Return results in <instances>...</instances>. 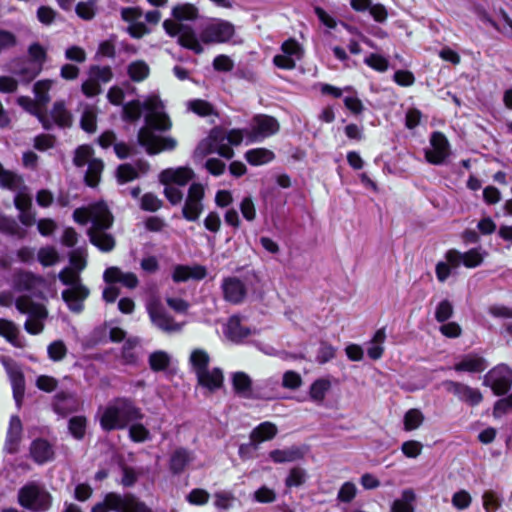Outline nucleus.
I'll use <instances>...</instances> for the list:
<instances>
[{"label": "nucleus", "mask_w": 512, "mask_h": 512, "mask_svg": "<svg viewBox=\"0 0 512 512\" xmlns=\"http://www.w3.org/2000/svg\"><path fill=\"white\" fill-rule=\"evenodd\" d=\"M73 219L81 225L91 223L87 234L90 242L99 250L110 252L114 249L116 240L108 232L113 225L114 218L105 203L98 202L88 207L77 208L73 212Z\"/></svg>", "instance_id": "f257e3e1"}, {"label": "nucleus", "mask_w": 512, "mask_h": 512, "mask_svg": "<svg viewBox=\"0 0 512 512\" xmlns=\"http://www.w3.org/2000/svg\"><path fill=\"white\" fill-rule=\"evenodd\" d=\"M148 113L145 116V126L138 132V142L145 147L149 154H157L161 151H171L177 146V141L172 137H160L154 133L167 131L171 128V121L163 112V105L159 99L150 100L147 105Z\"/></svg>", "instance_id": "f03ea898"}, {"label": "nucleus", "mask_w": 512, "mask_h": 512, "mask_svg": "<svg viewBox=\"0 0 512 512\" xmlns=\"http://www.w3.org/2000/svg\"><path fill=\"white\" fill-rule=\"evenodd\" d=\"M97 417L106 432L126 429L130 423L141 421L142 410L128 397H116L98 409Z\"/></svg>", "instance_id": "7ed1b4c3"}, {"label": "nucleus", "mask_w": 512, "mask_h": 512, "mask_svg": "<svg viewBox=\"0 0 512 512\" xmlns=\"http://www.w3.org/2000/svg\"><path fill=\"white\" fill-rule=\"evenodd\" d=\"M172 16L174 20L167 19L163 22V28L166 33L172 37L178 36V43L200 54L203 52V47L199 43L198 37L194 30L182 23V21L194 20L198 17L197 8L189 3L179 4L172 9Z\"/></svg>", "instance_id": "20e7f679"}, {"label": "nucleus", "mask_w": 512, "mask_h": 512, "mask_svg": "<svg viewBox=\"0 0 512 512\" xmlns=\"http://www.w3.org/2000/svg\"><path fill=\"white\" fill-rule=\"evenodd\" d=\"M61 282L70 288L62 292V298L67 303L69 309L79 313L83 310V301L88 297L89 290L81 284L78 272L70 268H65L59 275Z\"/></svg>", "instance_id": "39448f33"}, {"label": "nucleus", "mask_w": 512, "mask_h": 512, "mask_svg": "<svg viewBox=\"0 0 512 512\" xmlns=\"http://www.w3.org/2000/svg\"><path fill=\"white\" fill-rule=\"evenodd\" d=\"M213 153L226 159H231L234 156V151L227 142V131L222 128L216 127L210 131L209 135L197 145L194 158L203 159Z\"/></svg>", "instance_id": "423d86ee"}, {"label": "nucleus", "mask_w": 512, "mask_h": 512, "mask_svg": "<svg viewBox=\"0 0 512 512\" xmlns=\"http://www.w3.org/2000/svg\"><path fill=\"white\" fill-rule=\"evenodd\" d=\"M152 512V510L132 494L108 493L104 501L96 504L92 512Z\"/></svg>", "instance_id": "0eeeda50"}, {"label": "nucleus", "mask_w": 512, "mask_h": 512, "mask_svg": "<svg viewBox=\"0 0 512 512\" xmlns=\"http://www.w3.org/2000/svg\"><path fill=\"white\" fill-rule=\"evenodd\" d=\"M16 309L28 316L24 328L33 335L41 333L44 329V321L48 312L44 305L34 302L29 296H20L15 301Z\"/></svg>", "instance_id": "6e6552de"}, {"label": "nucleus", "mask_w": 512, "mask_h": 512, "mask_svg": "<svg viewBox=\"0 0 512 512\" xmlns=\"http://www.w3.org/2000/svg\"><path fill=\"white\" fill-rule=\"evenodd\" d=\"M0 186L16 192L14 205L19 211L31 210L32 198L26 192L24 181L17 173L6 170L0 164Z\"/></svg>", "instance_id": "1a4fd4ad"}, {"label": "nucleus", "mask_w": 512, "mask_h": 512, "mask_svg": "<svg viewBox=\"0 0 512 512\" xmlns=\"http://www.w3.org/2000/svg\"><path fill=\"white\" fill-rule=\"evenodd\" d=\"M22 507L32 511H45L51 505V495L38 483L30 482L23 486L18 493Z\"/></svg>", "instance_id": "9d476101"}, {"label": "nucleus", "mask_w": 512, "mask_h": 512, "mask_svg": "<svg viewBox=\"0 0 512 512\" xmlns=\"http://www.w3.org/2000/svg\"><path fill=\"white\" fill-rule=\"evenodd\" d=\"M234 34V26L224 20H213L205 24L199 33V43L215 44L229 41Z\"/></svg>", "instance_id": "9b49d317"}, {"label": "nucleus", "mask_w": 512, "mask_h": 512, "mask_svg": "<svg viewBox=\"0 0 512 512\" xmlns=\"http://www.w3.org/2000/svg\"><path fill=\"white\" fill-rule=\"evenodd\" d=\"M278 121L268 115H256L246 130V137L250 142H258L276 134L279 130Z\"/></svg>", "instance_id": "f8f14e48"}, {"label": "nucleus", "mask_w": 512, "mask_h": 512, "mask_svg": "<svg viewBox=\"0 0 512 512\" xmlns=\"http://www.w3.org/2000/svg\"><path fill=\"white\" fill-rule=\"evenodd\" d=\"M0 362L10 380L16 405L20 407L25 394V377L21 366L15 360L7 356H1Z\"/></svg>", "instance_id": "ddd939ff"}, {"label": "nucleus", "mask_w": 512, "mask_h": 512, "mask_svg": "<svg viewBox=\"0 0 512 512\" xmlns=\"http://www.w3.org/2000/svg\"><path fill=\"white\" fill-rule=\"evenodd\" d=\"M487 252L481 247H475L467 252H460L456 249H450L445 254V259L452 265L453 268H458L461 264L466 268H476L480 266Z\"/></svg>", "instance_id": "4468645a"}, {"label": "nucleus", "mask_w": 512, "mask_h": 512, "mask_svg": "<svg viewBox=\"0 0 512 512\" xmlns=\"http://www.w3.org/2000/svg\"><path fill=\"white\" fill-rule=\"evenodd\" d=\"M484 383L489 386L496 395H503L511 388L512 369L505 364L497 365L485 375Z\"/></svg>", "instance_id": "2eb2a0df"}, {"label": "nucleus", "mask_w": 512, "mask_h": 512, "mask_svg": "<svg viewBox=\"0 0 512 512\" xmlns=\"http://www.w3.org/2000/svg\"><path fill=\"white\" fill-rule=\"evenodd\" d=\"M147 311L152 324L162 332L171 334L182 330L183 323L176 322L160 304H150Z\"/></svg>", "instance_id": "dca6fc26"}, {"label": "nucleus", "mask_w": 512, "mask_h": 512, "mask_svg": "<svg viewBox=\"0 0 512 512\" xmlns=\"http://www.w3.org/2000/svg\"><path fill=\"white\" fill-rule=\"evenodd\" d=\"M204 187L199 183H193L188 190L182 215L188 221H196L203 212Z\"/></svg>", "instance_id": "f3484780"}, {"label": "nucleus", "mask_w": 512, "mask_h": 512, "mask_svg": "<svg viewBox=\"0 0 512 512\" xmlns=\"http://www.w3.org/2000/svg\"><path fill=\"white\" fill-rule=\"evenodd\" d=\"M430 148L425 151L426 160L434 165H441L450 154V145L444 134L433 132L430 137Z\"/></svg>", "instance_id": "a211bd4d"}, {"label": "nucleus", "mask_w": 512, "mask_h": 512, "mask_svg": "<svg viewBox=\"0 0 512 512\" xmlns=\"http://www.w3.org/2000/svg\"><path fill=\"white\" fill-rule=\"evenodd\" d=\"M224 299L231 304H240L247 295L245 284L237 277H226L221 284Z\"/></svg>", "instance_id": "6ab92c4d"}, {"label": "nucleus", "mask_w": 512, "mask_h": 512, "mask_svg": "<svg viewBox=\"0 0 512 512\" xmlns=\"http://www.w3.org/2000/svg\"><path fill=\"white\" fill-rule=\"evenodd\" d=\"M224 334L230 341L240 343L244 339L255 335L256 329H252L244 325L241 317L234 315L227 321L224 328Z\"/></svg>", "instance_id": "aec40b11"}, {"label": "nucleus", "mask_w": 512, "mask_h": 512, "mask_svg": "<svg viewBox=\"0 0 512 512\" xmlns=\"http://www.w3.org/2000/svg\"><path fill=\"white\" fill-rule=\"evenodd\" d=\"M193 177L194 173L190 168L178 167L163 170L159 175V180L164 185L185 186Z\"/></svg>", "instance_id": "412c9836"}, {"label": "nucleus", "mask_w": 512, "mask_h": 512, "mask_svg": "<svg viewBox=\"0 0 512 512\" xmlns=\"http://www.w3.org/2000/svg\"><path fill=\"white\" fill-rule=\"evenodd\" d=\"M446 388L449 392L457 396L461 401H464L471 406L478 405L482 401V395L480 391L465 384L449 381L446 383Z\"/></svg>", "instance_id": "4be33fe9"}, {"label": "nucleus", "mask_w": 512, "mask_h": 512, "mask_svg": "<svg viewBox=\"0 0 512 512\" xmlns=\"http://www.w3.org/2000/svg\"><path fill=\"white\" fill-rule=\"evenodd\" d=\"M48 118L52 122V127L57 125L60 128H68L72 126L73 115L67 108L64 100H57L53 103Z\"/></svg>", "instance_id": "5701e85b"}, {"label": "nucleus", "mask_w": 512, "mask_h": 512, "mask_svg": "<svg viewBox=\"0 0 512 512\" xmlns=\"http://www.w3.org/2000/svg\"><path fill=\"white\" fill-rule=\"evenodd\" d=\"M29 451L32 459L40 465L53 460L55 454L52 444L42 438L32 441Z\"/></svg>", "instance_id": "b1692460"}, {"label": "nucleus", "mask_w": 512, "mask_h": 512, "mask_svg": "<svg viewBox=\"0 0 512 512\" xmlns=\"http://www.w3.org/2000/svg\"><path fill=\"white\" fill-rule=\"evenodd\" d=\"M17 104L31 115L35 116L42 124L45 130L52 129V122L47 113L41 111L40 104L29 96H20L17 98Z\"/></svg>", "instance_id": "393cba45"}, {"label": "nucleus", "mask_w": 512, "mask_h": 512, "mask_svg": "<svg viewBox=\"0 0 512 512\" xmlns=\"http://www.w3.org/2000/svg\"><path fill=\"white\" fill-rule=\"evenodd\" d=\"M103 279L107 283H121L125 287L133 289L137 287L139 281L132 272H122L118 267H109L103 274Z\"/></svg>", "instance_id": "a878e982"}, {"label": "nucleus", "mask_w": 512, "mask_h": 512, "mask_svg": "<svg viewBox=\"0 0 512 512\" xmlns=\"http://www.w3.org/2000/svg\"><path fill=\"white\" fill-rule=\"evenodd\" d=\"M54 410L61 415H66L78 410L79 403L74 393L60 391L54 396Z\"/></svg>", "instance_id": "bb28decb"}, {"label": "nucleus", "mask_w": 512, "mask_h": 512, "mask_svg": "<svg viewBox=\"0 0 512 512\" xmlns=\"http://www.w3.org/2000/svg\"><path fill=\"white\" fill-rule=\"evenodd\" d=\"M487 368L485 359L477 354L464 355L455 365L454 369L459 372L478 373Z\"/></svg>", "instance_id": "cd10ccee"}, {"label": "nucleus", "mask_w": 512, "mask_h": 512, "mask_svg": "<svg viewBox=\"0 0 512 512\" xmlns=\"http://www.w3.org/2000/svg\"><path fill=\"white\" fill-rule=\"evenodd\" d=\"M22 435V423L18 416H12L7 431L5 450L9 454H14L18 450V446Z\"/></svg>", "instance_id": "c85d7f7f"}, {"label": "nucleus", "mask_w": 512, "mask_h": 512, "mask_svg": "<svg viewBox=\"0 0 512 512\" xmlns=\"http://www.w3.org/2000/svg\"><path fill=\"white\" fill-rule=\"evenodd\" d=\"M206 276L204 266H185L178 265L174 268L172 278L175 282H185L189 279L201 280Z\"/></svg>", "instance_id": "c756f323"}, {"label": "nucleus", "mask_w": 512, "mask_h": 512, "mask_svg": "<svg viewBox=\"0 0 512 512\" xmlns=\"http://www.w3.org/2000/svg\"><path fill=\"white\" fill-rule=\"evenodd\" d=\"M196 376L199 385L207 388L209 391H215L219 389L223 384V373L219 368H208Z\"/></svg>", "instance_id": "7c9ffc66"}, {"label": "nucleus", "mask_w": 512, "mask_h": 512, "mask_svg": "<svg viewBox=\"0 0 512 512\" xmlns=\"http://www.w3.org/2000/svg\"><path fill=\"white\" fill-rule=\"evenodd\" d=\"M192 461L193 455L190 451L184 448H178L171 454L169 460L170 471L175 475H179Z\"/></svg>", "instance_id": "2f4dec72"}, {"label": "nucleus", "mask_w": 512, "mask_h": 512, "mask_svg": "<svg viewBox=\"0 0 512 512\" xmlns=\"http://www.w3.org/2000/svg\"><path fill=\"white\" fill-rule=\"evenodd\" d=\"M304 452L297 446L275 449L270 451L269 458L278 464L290 463L303 458Z\"/></svg>", "instance_id": "473e14b6"}, {"label": "nucleus", "mask_w": 512, "mask_h": 512, "mask_svg": "<svg viewBox=\"0 0 512 512\" xmlns=\"http://www.w3.org/2000/svg\"><path fill=\"white\" fill-rule=\"evenodd\" d=\"M331 387L332 383L328 377L316 379L309 389L310 399L317 404H322Z\"/></svg>", "instance_id": "72a5a7b5"}, {"label": "nucleus", "mask_w": 512, "mask_h": 512, "mask_svg": "<svg viewBox=\"0 0 512 512\" xmlns=\"http://www.w3.org/2000/svg\"><path fill=\"white\" fill-rule=\"evenodd\" d=\"M43 278L31 272H19L15 276V287L18 291H33L43 283Z\"/></svg>", "instance_id": "f704fd0d"}, {"label": "nucleus", "mask_w": 512, "mask_h": 512, "mask_svg": "<svg viewBox=\"0 0 512 512\" xmlns=\"http://www.w3.org/2000/svg\"><path fill=\"white\" fill-rule=\"evenodd\" d=\"M0 232L17 239H24L27 236V230L22 228L14 218L3 215H0Z\"/></svg>", "instance_id": "c9c22d12"}, {"label": "nucleus", "mask_w": 512, "mask_h": 512, "mask_svg": "<svg viewBox=\"0 0 512 512\" xmlns=\"http://www.w3.org/2000/svg\"><path fill=\"white\" fill-rule=\"evenodd\" d=\"M232 384L235 392L244 398L252 394V380L244 372H236L232 375Z\"/></svg>", "instance_id": "e433bc0d"}, {"label": "nucleus", "mask_w": 512, "mask_h": 512, "mask_svg": "<svg viewBox=\"0 0 512 512\" xmlns=\"http://www.w3.org/2000/svg\"><path fill=\"white\" fill-rule=\"evenodd\" d=\"M276 434L277 427L273 423L263 422L252 430L250 436L259 446L261 442L273 439Z\"/></svg>", "instance_id": "4c0bfd02"}, {"label": "nucleus", "mask_w": 512, "mask_h": 512, "mask_svg": "<svg viewBox=\"0 0 512 512\" xmlns=\"http://www.w3.org/2000/svg\"><path fill=\"white\" fill-rule=\"evenodd\" d=\"M385 339H386L385 328L378 329L375 332L371 341L368 343L367 354L371 359L377 360V359L381 358L383 351H384L382 345H383Z\"/></svg>", "instance_id": "58836bf2"}, {"label": "nucleus", "mask_w": 512, "mask_h": 512, "mask_svg": "<svg viewBox=\"0 0 512 512\" xmlns=\"http://www.w3.org/2000/svg\"><path fill=\"white\" fill-rule=\"evenodd\" d=\"M127 74L134 82H142L150 74L149 65L143 60H136L127 66Z\"/></svg>", "instance_id": "ea45409f"}, {"label": "nucleus", "mask_w": 512, "mask_h": 512, "mask_svg": "<svg viewBox=\"0 0 512 512\" xmlns=\"http://www.w3.org/2000/svg\"><path fill=\"white\" fill-rule=\"evenodd\" d=\"M273 158L274 153L265 148L251 149L245 153L247 162L254 166L266 164L273 160Z\"/></svg>", "instance_id": "a19ab883"}, {"label": "nucleus", "mask_w": 512, "mask_h": 512, "mask_svg": "<svg viewBox=\"0 0 512 512\" xmlns=\"http://www.w3.org/2000/svg\"><path fill=\"white\" fill-rule=\"evenodd\" d=\"M53 85V80L45 79L37 81L33 86V92L35 95V100L42 106H46L51 98L49 95V91Z\"/></svg>", "instance_id": "79ce46f5"}, {"label": "nucleus", "mask_w": 512, "mask_h": 512, "mask_svg": "<svg viewBox=\"0 0 512 512\" xmlns=\"http://www.w3.org/2000/svg\"><path fill=\"white\" fill-rule=\"evenodd\" d=\"M87 166L84 176L85 182L88 186L95 187L100 181L104 164L101 159L95 158Z\"/></svg>", "instance_id": "37998d69"}, {"label": "nucleus", "mask_w": 512, "mask_h": 512, "mask_svg": "<svg viewBox=\"0 0 512 512\" xmlns=\"http://www.w3.org/2000/svg\"><path fill=\"white\" fill-rule=\"evenodd\" d=\"M209 362L210 357L205 350L195 349L191 352L190 363L196 375L208 369Z\"/></svg>", "instance_id": "c03bdc74"}, {"label": "nucleus", "mask_w": 512, "mask_h": 512, "mask_svg": "<svg viewBox=\"0 0 512 512\" xmlns=\"http://www.w3.org/2000/svg\"><path fill=\"white\" fill-rule=\"evenodd\" d=\"M415 494L413 490L408 489L403 491L401 498L396 499L392 503V512H413V502Z\"/></svg>", "instance_id": "a18cd8bd"}, {"label": "nucleus", "mask_w": 512, "mask_h": 512, "mask_svg": "<svg viewBox=\"0 0 512 512\" xmlns=\"http://www.w3.org/2000/svg\"><path fill=\"white\" fill-rule=\"evenodd\" d=\"M156 98H150L148 101L144 103V105L141 104L140 101H131L123 106V118L126 121L134 122L138 119H140L142 115V110L145 108L146 110L147 103L150 100H155Z\"/></svg>", "instance_id": "49530a36"}, {"label": "nucleus", "mask_w": 512, "mask_h": 512, "mask_svg": "<svg viewBox=\"0 0 512 512\" xmlns=\"http://www.w3.org/2000/svg\"><path fill=\"white\" fill-rule=\"evenodd\" d=\"M128 432L129 438L136 443H143L151 440L150 431L140 421L132 422L129 424Z\"/></svg>", "instance_id": "de8ad7c7"}, {"label": "nucleus", "mask_w": 512, "mask_h": 512, "mask_svg": "<svg viewBox=\"0 0 512 512\" xmlns=\"http://www.w3.org/2000/svg\"><path fill=\"white\" fill-rule=\"evenodd\" d=\"M80 125L88 133L96 131V110L93 106L86 105L83 109Z\"/></svg>", "instance_id": "09e8293b"}, {"label": "nucleus", "mask_w": 512, "mask_h": 512, "mask_svg": "<svg viewBox=\"0 0 512 512\" xmlns=\"http://www.w3.org/2000/svg\"><path fill=\"white\" fill-rule=\"evenodd\" d=\"M97 0H87L79 2L75 7V12L78 17L83 20H92L96 15Z\"/></svg>", "instance_id": "8fccbe9b"}, {"label": "nucleus", "mask_w": 512, "mask_h": 512, "mask_svg": "<svg viewBox=\"0 0 512 512\" xmlns=\"http://www.w3.org/2000/svg\"><path fill=\"white\" fill-rule=\"evenodd\" d=\"M93 149L89 145L79 146L74 153L73 163L77 167H84L88 165L95 158L93 157Z\"/></svg>", "instance_id": "3c124183"}, {"label": "nucleus", "mask_w": 512, "mask_h": 512, "mask_svg": "<svg viewBox=\"0 0 512 512\" xmlns=\"http://www.w3.org/2000/svg\"><path fill=\"white\" fill-rule=\"evenodd\" d=\"M19 330L17 326L9 320L0 319V335L6 338L10 343L15 346H20L18 343Z\"/></svg>", "instance_id": "603ef678"}, {"label": "nucleus", "mask_w": 512, "mask_h": 512, "mask_svg": "<svg viewBox=\"0 0 512 512\" xmlns=\"http://www.w3.org/2000/svg\"><path fill=\"white\" fill-rule=\"evenodd\" d=\"M87 420L84 416H74L69 420L68 429L71 435L77 439H83L86 432Z\"/></svg>", "instance_id": "864d4df0"}, {"label": "nucleus", "mask_w": 512, "mask_h": 512, "mask_svg": "<svg viewBox=\"0 0 512 512\" xmlns=\"http://www.w3.org/2000/svg\"><path fill=\"white\" fill-rule=\"evenodd\" d=\"M89 76L99 84L108 83L113 78V72L109 66L93 65L89 69Z\"/></svg>", "instance_id": "5fc2aeb1"}, {"label": "nucleus", "mask_w": 512, "mask_h": 512, "mask_svg": "<svg viewBox=\"0 0 512 512\" xmlns=\"http://www.w3.org/2000/svg\"><path fill=\"white\" fill-rule=\"evenodd\" d=\"M187 108L188 110L202 117L209 116L214 113L213 106L209 102L202 99H195L189 101L187 103Z\"/></svg>", "instance_id": "6e6d98bb"}, {"label": "nucleus", "mask_w": 512, "mask_h": 512, "mask_svg": "<svg viewBox=\"0 0 512 512\" xmlns=\"http://www.w3.org/2000/svg\"><path fill=\"white\" fill-rule=\"evenodd\" d=\"M162 200L155 194L148 192L140 198V208L144 211L155 212L162 207Z\"/></svg>", "instance_id": "4d7b16f0"}, {"label": "nucleus", "mask_w": 512, "mask_h": 512, "mask_svg": "<svg viewBox=\"0 0 512 512\" xmlns=\"http://www.w3.org/2000/svg\"><path fill=\"white\" fill-rule=\"evenodd\" d=\"M38 261L43 266H52L59 260V255L53 247H43L38 251Z\"/></svg>", "instance_id": "13d9d810"}, {"label": "nucleus", "mask_w": 512, "mask_h": 512, "mask_svg": "<svg viewBox=\"0 0 512 512\" xmlns=\"http://www.w3.org/2000/svg\"><path fill=\"white\" fill-rule=\"evenodd\" d=\"M282 53L295 58V61L300 60L303 55V48L295 39H288L281 45Z\"/></svg>", "instance_id": "bf43d9fd"}, {"label": "nucleus", "mask_w": 512, "mask_h": 512, "mask_svg": "<svg viewBox=\"0 0 512 512\" xmlns=\"http://www.w3.org/2000/svg\"><path fill=\"white\" fill-rule=\"evenodd\" d=\"M138 177V171L131 164H122L117 169V179L121 184L132 181Z\"/></svg>", "instance_id": "052dcab7"}, {"label": "nucleus", "mask_w": 512, "mask_h": 512, "mask_svg": "<svg viewBox=\"0 0 512 512\" xmlns=\"http://www.w3.org/2000/svg\"><path fill=\"white\" fill-rule=\"evenodd\" d=\"M47 353L51 360L57 362L66 356L67 348L63 341L56 340L48 345Z\"/></svg>", "instance_id": "680f3d73"}, {"label": "nucleus", "mask_w": 512, "mask_h": 512, "mask_svg": "<svg viewBox=\"0 0 512 512\" xmlns=\"http://www.w3.org/2000/svg\"><path fill=\"white\" fill-rule=\"evenodd\" d=\"M28 54L31 57L33 64L43 67V64L47 58L46 49L41 46L39 43H33L28 48Z\"/></svg>", "instance_id": "e2e57ef3"}, {"label": "nucleus", "mask_w": 512, "mask_h": 512, "mask_svg": "<svg viewBox=\"0 0 512 512\" xmlns=\"http://www.w3.org/2000/svg\"><path fill=\"white\" fill-rule=\"evenodd\" d=\"M452 315L453 305L449 300L445 299L438 303L435 309V318L438 322H446Z\"/></svg>", "instance_id": "0e129e2a"}, {"label": "nucleus", "mask_w": 512, "mask_h": 512, "mask_svg": "<svg viewBox=\"0 0 512 512\" xmlns=\"http://www.w3.org/2000/svg\"><path fill=\"white\" fill-rule=\"evenodd\" d=\"M149 364L154 371L164 370L169 365V356L163 351L154 352L149 357Z\"/></svg>", "instance_id": "69168bd1"}, {"label": "nucleus", "mask_w": 512, "mask_h": 512, "mask_svg": "<svg viewBox=\"0 0 512 512\" xmlns=\"http://www.w3.org/2000/svg\"><path fill=\"white\" fill-rule=\"evenodd\" d=\"M302 383L301 375L293 370L286 371L282 376V386L286 389L296 390Z\"/></svg>", "instance_id": "338daca9"}, {"label": "nucleus", "mask_w": 512, "mask_h": 512, "mask_svg": "<svg viewBox=\"0 0 512 512\" xmlns=\"http://www.w3.org/2000/svg\"><path fill=\"white\" fill-rule=\"evenodd\" d=\"M306 479V473L303 469L295 467L292 468L289 472V475L287 476L285 480V484L287 487H298L301 486Z\"/></svg>", "instance_id": "774afa93"}]
</instances>
